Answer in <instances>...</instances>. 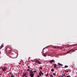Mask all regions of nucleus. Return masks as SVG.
<instances>
[{"mask_svg": "<svg viewBox=\"0 0 77 77\" xmlns=\"http://www.w3.org/2000/svg\"><path fill=\"white\" fill-rule=\"evenodd\" d=\"M75 51V50H70L69 51H67V54H69V53H70V52H72L73 51Z\"/></svg>", "mask_w": 77, "mask_h": 77, "instance_id": "obj_1", "label": "nucleus"}, {"mask_svg": "<svg viewBox=\"0 0 77 77\" xmlns=\"http://www.w3.org/2000/svg\"><path fill=\"white\" fill-rule=\"evenodd\" d=\"M26 75H27V74L26 73H24L23 75V77H24Z\"/></svg>", "mask_w": 77, "mask_h": 77, "instance_id": "obj_2", "label": "nucleus"}, {"mask_svg": "<svg viewBox=\"0 0 77 77\" xmlns=\"http://www.w3.org/2000/svg\"><path fill=\"white\" fill-rule=\"evenodd\" d=\"M34 74H30L29 75L31 77H33V75Z\"/></svg>", "mask_w": 77, "mask_h": 77, "instance_id": "obj_3", "label": "nucleus"}, {"mask_svg": "<svg viewBox=\"0 0 77 77\" xmlns=\"http://www.w3.org/2000/svg\"><path fill=\"white\" fill-rule=\"evenodd\" d=\"M54 68H56L57 67V64H54Z\"/></svg>", "mask_w": 77, "mask_h": 77, "instance_id": "obj_4", "label": "nucleus"}, {"mask_svg": "<svg viewBox=\"0 0 77 77\" xmlns=\"http://www.w3.org/2000/svg\"><path fill=\"white\" fill-rule=\"evenodd\" d=\"M54 60H50V63H53V62H54Z\"/></svg>", "mask_w": 77, "mask_h": 77, "instance_id": "obj_5", "label": "nucleus"}, {"mask_svg": "<svg viewBox=\"0 0 77 77\" xmlns=\"http://www.w3.org/2000/svg\"><path fill=\"white\" fill-rule=\"evenodd\" d=\"M29 73H30V74H33V72H32V71H30L29 72Z\"/></svg>", "mask_w": 77, "mask_h": 77, "instance_id": "obj_6", "label": "nucleus"}, {"mask_svg": "<svg viewBox=\"0 0 77 77\" xmlns=\"http://www.w3.org/2000/svg\"><path fill=\"white\" fill-rule=\"evenodd\" d=\"M58 65H59L60 66H63V64H61L60 63H58Z\"/></svg>", "mask_w": 77, "mask_h": 77, "instance_id": "obj_7", "label": "nucleus"}, {"mask_svg": "<svg viewBox=\"0 0 77 77\" xmlns=\"http://www.w3.org/2000/svg\"><path fill=\"white\" fill-rule=\"evenodd\" d=\"M2 47H3V45H2L0 47V49H2Z\"/></svg>", "mask_w": 77, "mask_h": 77, "instance_id": "obj_8", "label": "nucleus"}, {"mask_svg": "<svg viewBox=\"0 0 77 77\" xmlns=\"http://www.w3.org/2000/svg\"><path fill=\"white\" fill-rule=\"evenodd\" d=\"M2 71H3V72H5V71H6V70H5V69L4 68L2 69Z\"/></svg>", "mask_w": 77, "mask_h": 77, "instance_id": "obj_9", "label": "nucleus"}, {"mask_svg": "<svg viewBox=\"0 0 77 77\" xmlns=\"http://www.w3.org/2000/svg\"><path fill=\"white\" fill-rule=\"evenodd\" d=\"M39 69H42V67H39Z\"/></svg>", "mask_w": 77, "mask_h": 77, "instance_id": "obj_10", "label": "nucleus"}, {"mask_svg": "<svg viewBox=\"0 0 77 77\" xmlns=\"http://www.w3.org/2000/svg\"><path fill=\"white\" fill-rule=\"evenodd\" d=\"M54 69H51V71H52V72H54Z\"/></svg>", "mask_w": 77, "mask_h": 77, "instance_id": "obj_11", "label": "nucleus"}, {"mask_svg": "<svg viewBox=\"0 0 77 77\" xmlns=\"http://www.w3.org/2000/svg\"><path fill=\"white\" fill-rule=\"evenodd\" d=\"M35 62H37V63H39V61L38 60H35Z\"/></svg>", "mask_w": 77, "mask_h": 77, "instance_id": "obj_12", "label": "nucleus"}, {"mask_svg": "<svg viewBox=\"0 0 77 77\" xmlns=\"http://www.w3.org/2000/svg\"><path fill=\"white\" fill-rule=\"evenodd\" d=\"M4 69L6 70V69H7V67H6L5 66L4 67Z\"/></svg>", "mask_w": 77, "mask_h": 77, "instance_id": "obj_13", "label": "nucleus"}, {"mask_svg": "<svg viewBox=\"0 0 77 77\" xmlns=\"http://www.w3.org/2000/svg\"><path fill=\"white\" fill-rule=\"evenodd\" d=\"M43 55H44V57H46V54H43Z\"/></svg>", "mask_w": 77, "mask_h": 77, "instance_id": "obj_14", "label": "nucleus"}, {"mask_svg": "<svg viewBox=\"0 0 77 77\" xmlns=\"http://www.w3.org/2000/svg\"><path fill=\"white\" fill-rule=\"evenodd\" d=\"M39 76H40V75H41V73L40 71V72H39Z\"/></svg>", "mask_w": 77, "mask_h": 77, "instance_id": "obj_15", "label": "nucleus"}, {"mask_svg": "<svg viewBox=\"0 0 77 77\" xmlns=\"http://www.w3.org/2000/svg\"><path fill=\"white\" fill-rule=\"evenodd\" d=\"M53 75H55V76L56 75V73H53Z\"/></svg>", "mask_w": 77, "mask_h": 77, "instance_id": "obj_16", "label": "nucleus"}, {"mask_svg": "<svg viewBox=\"0 0 77 77\" xmlns=\"http://www.w3.org/2000/svg\"><path fill=\"white\" fill-rule=\"evenodd\" d=\"M65 67H68V66L66 65L65 66Z\"/></svg>", "mask_w": 77, "mask_h": 77, "instance_id": "obj_17", "label": "nucleus"}, {"mask_svg": "<svg viewBox=\"0 0 77 77\" xmlns=\"http://www.w3.org/2000/svg\"><path fill=\"white\" fill-rule=\"evenodd\" d=\"M50 77H53V75H51Z\"/></svg>", "mask_w": 77, "mask_h": 77, "instance_id": "obj_18", "label": "nucleus"}, {"mask_svg": "<svg viewBox=\"0 0 77 77\" xmlns=\"http://www.w3.org/2000/svg\"><path fill=\"white\" fill-rule=\"evenodd\" d=\"M48 73L47 74H46V76H48Z\"/></svg>", "mask_w": 77, "mask_h": 77, "instance_id": "obj_19", "label": "nucleus"}, {"mask_svg": "<svg viewBox=\"0 0 77 77\" xmlns=\"http://www.w3.org/2000/svg\"><path fill=\"white\" fill-rule=\"evenodd\" d=\"M63 75V76H65V74H64V75Z\"/></svg>", "mask_w": 77, "mask_h": 77, "instance_id": "obj_20", "label": "nucleus"}, {"mask_svg": "<svg viewBox=\"0 0 77 77\" xmlns=\"http://www.w3.org/2000/svg\"><path fill=\"white\" fill-rule=\"evenodd\" d=\"M27 71H29V69H27Z\"/></svg>", "mask_w": 77, "mask_h": 77, "instance_id": "obj_21", "label": "nucleus"}, {"mask_svg": "<svg viewBox=\"0 0 77 77\" xmlns=\"http://www.w3.org/2000/svg\"><path fill=\"white\" fill-rule=\"evenodd\" d=\"M40 73H41V74L42 72V71H41V70H40Z\"/></svg>", "mask_w": 77, "mask_h": 77, "instance_id": "obj_22", "label": "nucleus"}, {"mask_svg": "<svg viewBox=\"0 0 77 77\" xmlns=\"http://www.w3.org/2000/svg\"><path fill=\"white\" fill-rule=\"evenodd\" d=\"M33 72H34V73L36 72V71H33Z\"/></svg>", "mask_w": 77, "mask_h": 77, "instance_id": "obj_23", "label": "nucleus"}, {"mask_svg": "<svg viewBox=\"0 0 77 77\" xmlns=\"http://www.w3.org/2000/svg\"><path fill=\"white\" fill-rule=\"evenodd\" d=\"M69 75H68V76H67V77H69Z\"/></svg>", "mask_w": 77, "mask_h": 77, "instance_id": "obj_24", "label": "nucleus"}, {"mask_svg": "<svg viewBox=\"0 0 77 77\" xmlns=\"http://www.w3.org/2000/svg\"><path fill=\"white\" fill-rule=\"evenodd\" d=\"M28 68H30V66H28Z\"/></svg>", "mask_w": 77, "mask_h": 77, "instance_id": "obj_25", "label": "nucleus"}, {"mask_svg": "<svg viewBox=\"0 0 77 77\" xmlns=\"http://www.w3.org/2000/svg\"><path fill=\"white\" fill-rule=\"evenodd\" d=\"M11 77H14V76H13V75H12Z\"/></svg>", "mask_w": 77, "mask_h": 77, "instance_id": "obj_26", "label": "nucleus"}, {"mask_svg": "<svg viewBox=\"0 0 77 77\" xmlns=\"http://www.w3.org/2000/svg\"><path fill=\"white\" fill-rule=\"evenodd\" d=\"M42 75L43 74V73H42Z\"/></svg>", "mask_w": 77, "mask_h": 77, "instance_id": "obj_27", "label": "nucleus"}, {"mask_svg": "<svg viewBox=\"0 0 77 77\" xmlns=\"http://www.w3.org/2000/svg\"><path fill=\"white\" fill-rule=\"evenodd\" d=\"M39 64H41V62H39Z\"/></svg>", "mask_w": 77, "mask_h": 77, "instance_id": "obj_28", "label": "nucleus"}, {"mask_svg": "<svg viewBox=\"0 0 77 77\" xmlns=\"http://www.w3.org/2000/svg\"><path fill=\"white\" fill-rule=\"evenodd\" d=\"M69 70H67V72H69Z\"/></svg>", "mask_w": 77, "mask_h": 77, "instance_id": "obj_29", "label": "nucleus"}, {"mask_svg": "<svg viewBox=\"0 0 77 77\" xmlns=\"http://www.w3.org/2000/svg\"><path fill=\"white\" fill-rule=\"evenodd\" d=\"M3 68V67H1V69H2Z\"/></svg>", "mask_w": 77, "mask_h": 77, "instance_id": "obj_30", "label": "nucleus"}, {"mask_svg": "<svg viewBox=\"0 0 77 77\" xmlns=\"http://www.w3.org/2000/svg\"><path fill=\"white\" fill-rule=\"evenodd\" d=\"M61 77H63V76H61Z\"/></svg>", "mask_w": 77, "mask_h": 77, "instance_id": "obj_31", "label": "nucleus"}, {"mask_svg": "<svg viewBox=\"0 0 77 77\" xmlns=\"http://www.w3.org/2000/svg\"><path fill=\"white\" fill-rule=\"evenodd\" d=\"M69 77H71V76H70V75H69Z\"/></svg>", "mask_w": 77, "mask_h": 77, "instance_id": "obj_32", "label": "nucleus"}, {"mask_svg": "<svg viewBox=\"0 0 77 77\" xmlns=\"http://www.w3.org/2000/svg\"><path fill=\"white\" fill-rule=\"evenodd\" d=\"M54 48H57L56 46H54Z\"/></svg>", "mask_w": 77, "mask_h": 77, "instance_id": "obj_33", "label": "nucleus"}, {"mask_svg": "<svg viewBox=\"0 0 77 77\" xmlns=\"http://www.w3.org/2000/svg\"><path fill=\"white\" fill-rule=\"evenodd\" d=\"M38 77H39V75H38Z\"/></svg>", "mask_w": 77, "mask_h": 77, "instance_id": "obj_34", "label": "nucleus"}, {"mask_svg": "<svg viewBox=\"0 0 77 77\" xmlns=\"http://www.w3.org/2000/svg\"><path fill=\"white\" fill-rule=\"evenodd\" d=\"M11 73L10 72V73H9V74H11Z\"/></svg>", "mask_w": 77, "mask_h": 77, "instance_id": "obj_35", "label": "nucleus"}, {"mask_svg": "<svg viewBox=\"0 0 77 77\" xmlns=\"http://www.w3.org/2000/svg\"><path fill=\"white\" fill-rule=\"evenodd\" d=\"M1 69V67H0V69Z\"/></svg>", "mask_w": 77, "mask_h": 77, "instance_id": "obj_36", "label": "nucleus"}, {"mask_svg": "<svg viewBox=\"0 0 77 77\" xmlns=\"http://www.w3.org/2000/svg\"><path fill=\"white\" fill-rule=\"evenodd\" d=\"M76 74H77V72H76Z\"/></svg>", "mask_w": 77, "mask_h": 77, "instance_id": "obj_37", "label": "nucleus"}, {"mask_svg": "<svg viewBox=\"0 0 77 77\" xmlns=\"http://www.w3.org/2000/svg\"><path fill=\"white\" fill-rule=\"evenodd\" d=\"M39 77H40V76H39Z\"/></svg>", "mask_w": 77, "mask_h": 77, "instance_id": "obj_38", "label": "nucleus"}, {"mask_svg": "<svg viewBox=\"0 0 77 77\" xmlns=\"http://www.w3.org/2000/svg\"><path fill=\"white\" fill-rule=\"evenodd\" d=\"M17 56H18V54L17 55Z\"/></svg>", "mask_w": 77, "mask_h": 77, "instance_id": "obj_39", "label": "nucleus"}, {"mask_svg": "<svg viewBox=\"0 0 77 77\" xmlns=\"http://www.w3.org/2000/svg\"><path fill=\"white\" fill-rule=\"evenodd\" d=\"M1 74H0V75Z\"/></svg>", "mask_w": 77, "mask_h": 77, "instance_id": "obj_40", "label": "nucleus"}]
</instances>
